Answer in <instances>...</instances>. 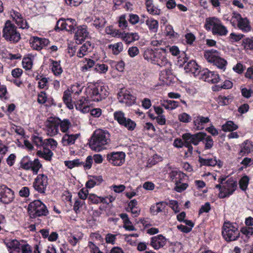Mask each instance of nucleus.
<instances>
[{
    "mask_svg": "<svg viewBox=\"0 0 253 253\" xmlns=\"http://www.w3.org/2000/svg\"><path fill=\"white\" fill-rule=\"evenodd\" d=\"M110 141L109 132L106 130L98 129L95 130L91 137L89 146L92 150L99 152L106 148Z\"/></svg>",
    "mask_w": 253,
    "mask_h": 253,
    "instance_id": "obj_1",
    "label": "nucleus"
},
{
    "mask_svg": "<svg viewBox=\"0 0 253 253\" xmlns=\"http://www.w3.org/2000/svg\"><path fill=\"white\" fill-rule=\"evenodd\" d=\"M227 177L220 176L218 179L219 184L215 185V188L219 190L218 197L223 199L230 197L237 188V182L232 177L227 179Z\"/></svg>",
    "mask_w": 253,
    "mask_h": 253,
    "instance_id": "obj_2",
    "label": "nucleus"
},
{
    "mask_svg": "<svg viewBox=\"0 0 253 253\" xmlns=\"http://www.w3.org/2000/svg\"><path fill=\"white\" fill-rule=\"evenodd\" d=\"M205 28L207 30L211 31L213 35L217 36H226L228 33L227 28L218 18L215 16L206 19Z\"/></svg>",
    "mask_w": 253,
    "mask_h": 253,
    "instance_id": "obj_3",
    "label": "nucleus"
},
{
    "mask_svg": "<svg viewBox=\"0 0 253 253\" xmlns=\"http://www.w3.org/2000/svg\"><path fill=\"white\" fill-rule=\"evenodd\" d=\"M2 37L8 42L15 44L21 39V34L17 27L12 22L7 20L2 30Z\"/></svg>",
    "mask_w": 253,
    "mask_h": 253,
    "instance_id": "obj_4",
    "label": "nucleus"
},
{
    "mask_svg": "<svg viewBox=\"0 0 253 253\" xmlns=\"http://www.w3.org/2000/svg\"><path fill=\"white\" fill-rule=\"evenodd\" d=\"M222 235L228 242L237 240L240 235L238 225L229 221H225L222 227Z\"/></svg>",
    "mask_w": 253,
    "mask_h": 253,
    "instance_id": "obj_5",
    "label": "nucleus"
},
{
    "mask_svg": "<svg viewBox=\"0 0 253 253\" xmlns=\"http://www.w3.org/2000/svg\"><path fill=\"white\" fill-rule=\"evenodd\" d=\"M206 133L203 132H199L194 134L190 133H185L182 136V139L185 140V147L188 148L187 152L185 153L187 156L191 155L193 152L192 144L197 145L200 141L205 138Z\"/></svg>",
    "mask_w": 253,
    "mask_h": 253,
    "instance_id": "obj_6",
    "label": "nucleus"
},
{
    "mask_svg": "<svg viewBox=\"0 0 253 253\" xmlns=\"http://www.w3.org/2000/svg\"><path fill=\"white\" fill-rule=\"evenodd\" d=\"M86 92L88 99L95 102L101 101L108 95L106 86L101 85L88 87Z\"/></svg>",
    "mask_w": 253,
    "mask_h": 253,
    "instance_id": "obj_7",
    "label": "nucleus"
},
{
    "mask_svg": "<svg viewBox=\"0 0 253 253\" xmlns=\"http://www.w3.org/2000/svg\"><path fill=\"white\" fill-rule=\"evenodd\" d=\"M204 57L208 62L212 63L218 68L223 71L226 69L227 62L221 57L219 51L213 49L207 50L204 53Z\"/></svg>",
    "mask_w": 253,
    "mask_h": 253,
    "instance_id": "obj_8",
    "label": "nucleus"
},
{
    "mask_svg": "<svg viewBox=\"0 0 253 253\" xmlns=\"http://www.w3.org/2000/svg\"><path fill=\"white\" fill-rule=\"evenodd\" d=\"M28 212L30 218L46 216L48 211L46 206L40 200H37L31 202L28 206Z\"/></svg>",
    "mask_w": 253,
    "mask_h": 253,
    "instance_id": "obj_9",
    "label": "nucleus"
},
{
    "mask_svg": "<svg viewBox=\"0 0 253 253\" xmlns=\"http://www.w3.org/2000/svg\"><path fill=\"white\" fill-rule=\"evenodd\" d=\"M232 26L237 27L244 32H248L251 30V26L249 19L246 17H242L239 13L233 11L229 20Z\"/></svg>",
    "mask_w": 253,
    "mask_h": 253,
    "instance_id": "obj_10",
    "label": "nucleus"
},
{
    "mask_svg": "<svg viewBox=\"0 0 253 253\" xmlns=\"http://www.w3.org/2000/svg\"><path fill=\"white\" fill-rule=\"evenodd\" d=\"M167 53L168 49L167 48H160L157 49L153 64L161 67H170L171 64L167 59Z\"/></svg>",
    "mask_w": 253,
    "mask_h": 253,
    "instance_id": "obj_11",
    "label": "nucleus"
},
{
    "mask_svg": "<svg viewBox=\"0 0 253 253\" xmlns=\"http://www.w3.org/2000/svg\"><path fill=\"white\" fill-rule=\"evenodd\" d=\"M38 159H35L34 161L30 160L28 157L23 158L20 162V167L26 170H31L34 174H37L39 169L42 168Z\"/></svg>",
    "mask_w": 253,
    "mask_h": 253,
    "instance_id": "obj_12",
    "label": "nucleus"
},
{
    "mask_svg": "<svg viewBox=\"0 0 253 253\" xmlns=\"http://www.w3.org/2000/svg\"><path fill=\"white\" fill-rule=\"evenodd\" d=\"M48 177L44 174H39L35 179L33 183V187L35 190L41 194L45 193L48 182Z\"/></svg>",
    "mask_w": 253,
    "mask_h": 253,
    "instance_id": "obj_13",
    "label": "nucleus"
},
{
    "mask_svg": "<svg viewBox=\"0 0 253 253\" xmlns=\"http://www.w3.org/2000/svg\"><path fill=\"white\" fill-rule=\"evenodd\" d=\"M14 198L13 191L5 185H0V201L3 204L11 203Z\"/></svg>",
    "mask_w": 253,
    "mask_h": 253,
    "instance_id": "obj_14",
    "label": "nucleus"
},
{
    "mask_svg": "<svg viewBox=\"0 0 253 253\" xmlns=\"http://www.w3.org/2000/svg\"><path fill=\"white\" fill-rule=\"evenodd\" d=\"M126 154L123 152H112L108 154L107 159L109 162L115 166L122 165L125 162Z\"/></svg>",
    "mask_w": 253,
    "mask_h": 253,
    "instance_id": "obj_15",
    "label": "nucleus"
},
{
    "mask_svg": "<svg viewBox=\"0 0 253 253\" xmlns=\"http://www.w3.org/2000/svg\"><path fill=\"white\" fill-rule=\"evenodd\" d=\"M118 98L120 102L125 103L128 106H131L135 103L136 97L126 90H122L119 92Z\"/></svg>",
    "mask_w": 253,
    "mask_h": 253,
    "instance_id": "obj_16",
    "label": "nucleus"
},
{
    "mask_svg": "<svg viewBox=\"0 0 253 253\" xmlns=\"http://www.w3.org/2000/svg\"><path fill=\"white\" fill-rule=\"evenodd\" d=\"M49 41L45 38L32 37L30 39L31 46L35 50H40L49 44Z\"/></svg>",
    "mask_w": 253,
    "mask_h": 253,
    "instance_id": "obj_17",
    "label": "nucleus"
},
{
    "mask_svg": "<svg viewBox=\"0 0 253 253\" xmlns=\"http://www.w3.org/2000/svg\"><path fill=\"white\" fill-rule=\"evenodd\" d=\"M200 76L206 82L215 84L220 81L219 75L215 72L211 71L206 69L200 72Z\"/></svg>",
    "mask_w": 253,
    "mask_h": 253,
    "instance_id": "obj_18",
    "label": "nucleus"
},
{
    "mask_svg": "<svg viewBox=\"0 0 253 253\" xmlns=\"http://www.w3.org/2000/svg\"><path fill=\"white\" fill-rule=\"evenodd\" d=\"M211 120L208 117H204L197 115L193 117V124L196 130H202L205 129V125L210 123Z\"/></svg>",
    "mask_w": 253,
    "mask_h": 253,
    "instance_id": "obj_19",
    "label": "nucleus"
},
{
    "mask_svg": "<svg viewBox=\"0 0 253 253\" xmlns=\"http://www.w3.org/2000/svg\"><path fill=\"white\" fill-rule=\"evenodd\" d=\"M75 20L73 19H60L57 21L56 27L58 29L61 30H66L69 32H72L75 30Z\"/></svg>",
    "mask_w": 253,
    "mask_h": 253,
    "instance_id": "obj_20",
    "label": "nucleus"
},
{
    "mask_svg": "<svg viewBox=\"0 0 253 253\" xmlns=\"http://www.w3.org/2000/svg\"><path fill=\"white\" fill-rule=\"evenodd\" d=\"M87 26L85 25L80 26L77 28L75 35V39L77 44H80L88 36Z\"/></svg>",
    "mask_w": 253,
    "mask_h": 253,
    "instance_id": "obj_21",
    "label": "nucleus"
},
{
    "mask_svg": "<svg viewBox=\"0 0 253 253\" xmlns=\"http://www.w3.org/2000/svg\"><path fill=\"white\" fill-rule=\"evenodd\" d=\"M88 101V99L87 98L82 97L75 103L76 109L84 114L89 112L90 106Z\"/></svg>",
    "mask_w": 253,
    "mask_h": 253,
    "instance_id": "obj_22",
    "label": "nucleus"
},
{
    "mask_svg": "<svg viewBox=\"0 0 253 253\" xmlns=\"http://www.w3.org/2000/svg\"><path fill=\"white\" fill-rule=\"evenodd\" d=\"M93 49V45L90 42H86L79 47L76 51V55L80 58L87 56Z\"/></svg>",
    "mask_w": 253,
    "mask_h": 253,
    "instance_id": "obj_23",
    "label": "nucleus"
},
{
    "mask_svg": "<svg viewBox=\"0 0 253 253\" xmlns=\"http://www.w3.org/2000/svg\"><path fill=\"white\" fill-rule=\"evenodd\" d=\"M166 243V238L162 235L160 234L152 237L150 244L155 250H158L163 248Z\"/></svg>",
    "mask_w": 253,
    "mask_h": 253,
    "instance_id": "obj_24",
    "label": "nucleus"
},
{
    "mask_svg": "<svg viewBox=\"0 0 253 253\" xmlns=\"http://www.w3.org/2000/svg\"><path fill=\"white\" fill-rule=\"evenodd\" d=\"M80 136V133L71 134L69 132H66L62 138L61 143L65 146L74 144Z\"/></svg>",
    "mask_w": 253,
    "mask_h": 253,
    "instance_id": "obj_25",
    "label": "nucleus"
},
{
    "mask_svg": "<svg viewBox=\"0 0 253 253\" xmlns=\"http://www.w3.org/2000/svg\"><path fill=\"white\" fill-rule=\"evenodd\" d=\"M170 67H165L164 70L161 71L160 74V79L165 84H170L174 79L173 75L172 73Z\"/></svg>",
    "mask_w": 253,
    "mask_h": 253,
    "instance_id": "obj_26",
    "label": "nucleus"
},
{
    "mask_svg": "<svg viewBox=\"0 0 253 253\" xmlns=\"http://www.w3.org/2000/svg\"><path fill=\"white\" fill-rule=\"evenodd\" d=\"M184 70L187 73H191L194 76L200 75L199 66L194 60H190L184 66Z\"/></svg>",
    "mask_w": 253,
    "mask_h": 253,
    "instance_id": "obj_27",
    "label": "nucleus"
},
{
    "mask_svg": "<svg viewBox=\"0 0 253 253\" xmlns=\"http://www.w3.org/2000/svg\"><path fill=\"white\" fill-rule=\"evenodd\" d=\"M59 123L55 120L48 121L46 123V130L48 135L52 136L56 135L58 132Z\"/></svg>",
    "mask_w": 253,
    "mask_h": 253,
    "instance_id": "obj_28",
    "label": "nucleus"
},
{
    "mask_svg": "<svg viewBox=\"0 0 253 253\" xmlns=\"http://www.w3.org/2000/svg\"><path fill=\"white\" fill-rule=\"evenodd\" d=\"M119 38H121L123 41L126 43H130L134 41H137L139 39L138 34L136 33H122L121 32Z\"/></svg>",
    "mask_w": 253,
    "mask_h": 253,
    "instance_id": "obj_29",
    "label": "nucleus"
},
{
    "mask_svg": "<svg viewBox=\"0 0 253 253\" xmlns=\"http://www.w3.org/2000/svg\"><path fill=\"white\" fill-rule=\"evenodd\" d=\"M103 181L102 176L101 175L90 176L86 182L85 186L87 188L91 189L96 185L100 184Z\"/></svg>",
    "mask_w": 253,
    "mask_h": 253,
    "instance_id": "obj_30",
    "label": "nucleus"
},
{
    "mask_svg": "<svg viewBox=\"0 0 253 253\" xmlns=\"http://www.w3.org/2000/svg\"><path fill=\"white\" fill-rule=\"evenodd\" d=\"M80 64L81 65V70L83 72H85L95 65V62L90 58L85 57L80 61Z\"/></svg>",
    "mask_w": 253,
    "mask_h": 253,
    "instance_id": "obj_31",
    "label": "nucleus"
},
{
    "mask_svg": "<svg viewBox=\"0 0 253 253\" xmlns=\"http://www.w3.org/2000/svg\"><path fill=\"white\" fill-rule=\"evenodd\" d=\"M50 69L55 76H60L63 72V69L60 65V61L50 59Z\"/></svg>",
    "mask_w": 253,
    "mask_h": 253,
    "instance_id": "obj_32",
    "label": "nucleus"
},
{
    "mask_svg": "<svg viewBox=\"0 0 253 253\" xmlns=\"http://www.w3.org/2000/svg\"><path fill=\"white\" fill-rule=\"evenodd\" d=\"M199 162L202 166L213 167L217 165L219 167L222 166L220 162H218L215 158L205 159L199 157Z\"/></svg>",
    "mask_w": 253,
    "mask_h": 253,
    "instance_id": "obj_33",
    "label": "nucleus"
},
{
    "mask_svg": "<svg viewBox=\"0 0 253 253\" xmlns=\"http://www.w3.org/2000/svg\"><path fill=\"white\" fill-rule=\"evenodd\" d=\"M37 155L40 158H43L46 161H50L52 159L53 153L49 148H43V150L37 151Z\"/></svg>",
    "mask_w": 253,
    "mask_h": 253,
    "instance_id": "obj_34",
    "label": "nucleus"
},
{
    "mask_svg": "<svg viewBox=\"0 0 253 253\" xmlns=\"http://www.w3.org/2000/svg\"><path fill=\"white\" fill-rule=\"evenodd\" d=\"M120 217L122 219L124 222V227L128 231H134L135 228L132 225L131 222L129 220L128 215L126 213H121L119 215Z\"/></svg>",
    "mask_w": 253,
    "mask_h": 253,
    "instance_id": "obj_35",
    "label": "nucleus"
},
{
    "mask_svg": "<svg viewBox=\"0 0 253 253\" xmlns=\"http://www.w3.org/2000/svg\"><path fill=\"white\" fill-rule=\"evenodd\" d=\"M145 23L151 32L156 33L158 31L159 23L157 20L153 18H147Z\"/></svg>",
    "mask_w": 253,
    "mask_h": 253,
    "instance_id": "obj_36",
    "label": "nucleus"
},
{
    "mask_svg": "<svg viewBox=\"0 0 253 253\" xmlns=\"http://www.w3.org/2000/svg\"><path fill=\"white\" fill-rule=\"evenodd\" d=\"M167 205L168 204L165 202L157 203L155 205L151 207V212L153 214H157L158 213L162 212Z\"/></svg>",
    "mask_w": 253,
    "mask_h": 253,
    "instance_id": "obj_37",
    "label": "nucleus"
},
{
    "mask_svg": "<svg viewBox=\"0 0 253 253\" xmlns=\"http://www.w3.org/2000/svg\"><path fill=\"white\" fill-rule=\"evenodd\" d=\"M161 105L167 110H172L179 106V103L174 100H167L161 101Z\"/></svg>",
    "mask_w": 253,
    "mask_h": 253,
    "instance_id": "obj_38",
    "label": "nucleus"
},
{
    "mask_svg": "<svg viewBox=\"0 0 253 253\" xmlns=\"http://www.w3.org/2000/svg\"><path fill=\"white\" fill-rule=\"evenodd\" d=\"M156 49L153 50L151 48H146L144 50L143 56L145 60L148 62L153 64L154 58L155 57Z\"/></svg>",
    "mask_w": 253,
    "mask_h": 253,
    "instance_id": "obj_39",
    "label": "nucleus"
},
{
    "mask_svg": "<svg viewBox=\"0 0 253 253\" xmlns=\"http://www.w3.org/2000/svg\"><path fill=\"white\" fill-rule=\"evenodd\" d=\"M71 93V91L67 89L64 92L63 96V100L69 109L74 108L73 104L72 103Z\"/></svg>",
    "mask_w": 253,
    "mask_h": 253,
    "instance_id": "obj_40",
    "label": "nucleus"
},
{
    "mask_svg": "<svg viewBox=\"0 0 253 253\" xmlns=\"http://www.w3.org/2000/svg\"><path fill=\"white\" fill-rule=\"evenodd\" d=\"M107 23V21L103 17H96L93 22V25L99 31L102 30Z\"/></svg>",
    "mask_w": 253,
    "mask_h": 253,
    "instance_id": "obj_41",
    "label": "nucleus"
},
{
    "mask_svg": "<svg viewBox=\"0 0 253 253\" xmlns=\"http://www.w3.org/2000/svg\"><path fill=\"white\" fill-rule=\"evenodd\" d=\"M253 151V144L252 142L247 140L242 145L240 154L242 155L248 154Z\"/></svg>",
    "mask_w": 253,
    "mask_h": 253,
    "instance_id": "obj_42",
    "label": "nucleus"
},
{
    "mask_svg": "<svg viewBox=\"0 0 253 253\" xmlns=\"http://www.w3.org/2000/svg\"><path fill=\"white\" fill-rule=\"evenodd\" d=\"M238 126L233 121H228L222 126V130L225 132L232 131L236 130Z\"/></svg>",
    "mask_w": 253,
    "mask_h": 253,
    "instance_id": "obj_43",
    "label": "nucleus"
},
{
    "mask_svg": "<svg viewBox=\"0 0 253 253\" xmlns=\"http://www.w3.org/2000/svg\"><path fill=\"white\" fill-rule=\"evenodd\" d=\"M120 125L124 126L129 131H133L136 126L135 122L129 118L125 119Z\"/></svg>",
    "mask_w": 253,
    "mask_h": 253,
    "instance_id": "obj_44",
    "label": "nucleus"
},
{
    "mask_svg": "<svg viewBox=\"0 0 253 253\" xmlns=\"http://www.w3.org/2000/svg\"><path fill=\"white\" fill-rule=\"evenodd\" d=\"M33 142L38 147H42L43 148L44 145L45 139H43L42 137L40 136L39 134L35 133L32 136Z\"/></svg>",
    "mask_w": 253,
    "mask_h": 253,
    "instance_id": "obj_45",
    "label": "nucleus"
},
{
    "mask_svg": "<svg viewBox=\"0 0 253 253\" xmlns=\"http://www.w3.org/2000/svg\"><path fill=\"white\" fill-rule=\"evenodd\" d=\"M109 48L111 49L113 53L114 54L117 55L120 53L123 49V44L121 42L110 44L109 45Z\"/></svg>",
    "mask_w": 253,
    "mask_h": 253,
    "instance_id": "obj_46",
    "label": "nucleus"
},
{
    "mask_svg": "<svg viewBox=\"0 0 253 253\" xmlns=\"http://www.w3.org/2000/svg\"><path fill=\"white\" fill-rule=\"evenodd\" d=\"M5 244L8 250L17 249L20 248L21 245L17 240H11L5 242Z\"/></svg>",
    "mask_w": 253,
    "mask_h": 253,
    "instance_id": "obj_47",
    "label": "nucleus"
},
{
    "mask_svg": "<svg viewBox=\"0 0 253 253\" xmlns=\"http://www.w3.org/2000/svg\"><path fill=\"white\" fill-rule=\"evenodd\" d=\"M57 123H59L60 130L62 132L65 133L68 132V130L71 125V123L68 120L64 119L62 121L61 120H59L58 122Z\"/></svg>",
    "mask_w": 253,
    "mask_h": 253,
    "instance_id": "obj_48",
    "label": "nucleus"
},
{
    "mask_svg": "<svg viewBox=\"0 0 253 253\" xmlns=\"http://www.w3.org/2000/svg\"><path fill=\"white\" fill-rule=\"evenodd\" d=\"M250 178L248 176L244 175L243 176L239 182L240 188L243 191H246L248 188Z\"/></svg>",
    "mask_w": 253,
    "mask_h": 253,
    "instance_id": "obj_49",
    "label": "nucleus"
},
{
    "mask_svg": "<svg viewBox=\"0 0 253 253\" xmlns=\"http://www.w3.org/2000/svg\"><path fill=\"white\" fill-rule=\"evenodd\" d=\"M105 33L107 35H111L112 37L119 38L121 31L119 30L114 29L112 26H109L105 28Z\"/></svg>",
    "mask_w": 253,
    "mask_h": 253,
    "instance_id": "obj_50",
    "label": "nucleus"
},
{
    "mask_svg": "<svg viewBox=\"0 0 253 253\" xmlns=\"http://www.w3.org/2000/svg\"><path fill=\"white\" fill-rule=\"evenodd\" d=\"M57 146V141L52 138H48L45 139L44 145L43 148H47L49 147L52 150H54Z\"/></svg>",
    "mask_w": 253,
    "mask_h": 253,
    "instance_id": "obj_51",
    "label": "nucleus"
},
{
    "mask_svg": "<svg viewBox=\"0 0 253 253\" xmlns=\"http://www.w3.org/2000/svg\"><path fill=\"white\" fill-rule=\"evenodd\" d=\"M84 86L79 84H76L72 85L71 87V92L74 94V98L76 95H78L82 91Z\"/></svg>",
    "mask_w": 253,
    "mask_h": 253,
    "instance_id": "obj_52",
    "label": "nucleus"
},
{
    "mask_svg": "<svg viewBox=\"0 0 253 253\" xmlns=\"http://www.w3.org/2000/svg\"><path fill=\"white\" fill-rule=\"evenodd\" d=\"M114 118L120 125H121L122 123L126 119L125 113L122 111L115 112L114 113Z\"/></svg>",
    "mask_w": 253,
    "mask_h": 253,
    "instance_id": "obj_53",
    "label": "nucleus"
},
{
    "mask_svg": "<svg viewBox=\"0 0 253 253\" xmlns=\"http://www.w3.org/2000/svg\"><path fill=\"white\" fill-rule=\"evenodd\" d=\"M94 70L99 74H105L108 70V66L105 64H97L95 65Z\"/></svg>",
    "mask_w": 253,
    "mask_h": 253,
    "instance_id": "obj_54",
    "label": "nucleus"
},
{
    "mask_svg": "<svg viewBox=\"0 0 253 253\" xmlns=\"http://www.w3.org/2000/svg\"><path fill=\"white\" fill-rule=\"evenodd\" d=\"M22 66L26 70H30L33 66V60L30 57H24L22 60Z\"/></svg>",
    "mask_w": 253,
    "mask_h": 253,
    "instance_id": "obj_55",
    "label": "nucleus"
},
{
    "mask_svg": "<svg viewBox=\"0 0 253 253\" xmlns=\"http://www.w3.org/2000/svg\"><path fill=\"white\" fill-rule=\"evenodd\" d=\"M166 35L169 38H176L178 37V34L174 31L173 27L170 25H167L165 28Z\"/></svg>",
    "mask_w": 253,
    "mask_h": 253,
    "instance_id": "obj_56",
    "label": "nucleus"
},
{
    "mask_svg": "<svg viewBox=\"0 0 253 253\" xmlns=\"http://www.w3.org/2000/svg\"><path fill=\"white\" fill-rule=\"evenodd\" d=\"M178 120L183 123H189L192 120V117L186 113H182L178 115Z\"/></svg>",
    "mask_w": 253,
    "mask_h": 253,
    "instance_id": "obj_57",
    "label": "nucleus"
},
{
    "mask_svg": "<svg viewBox=\"0 0 253 253\" xmlns=\"http://www.w3.org/2000/svg\"><path fill=\"white\" fill-rule=\"evenodd\" d=\"M81 166H82L85 170H88L91 169L93 163V158L91 156L87 157L84 162H81Z\"/></svg>",
    "mask_w": 253,
    "mask_h": 253,
    "instance_id": "obj_58",
    "label": "nucleus"
},
{
    "mask_svg": "<svg viewBox=\"0 0 253 253\" xmlns=\"http://www.w3.org/2000/svg\"><path fill=\"white\" fill-rule=\"evenodd\" d=\"M119 27L122 29H126L128 25L127 21L126 20V15L123 14L119 17L118 20Z\"/></svg>",
    "mask_w": 253,
    "mask_h": 253,
    "instance_id": "obj_59",
    "label": "nucleus"
},
{
    "mask_svg": "<svg viewBox=\"0 0 253 253\" xmlns=\"http://www.w3.org/2000/svg\"><path fill=\"white\" fill-rule=\"evenodd\" d=\"M81 162L79 159H75L72 161H65V165L69 169H73L76 167L81 166Z\"/></svg>",
    "mask_w": 253,
    "mask_h": 253,
    "instance_id": "obj_60",
    "label": "nucleus"
},
{
    "mask_svg": "<svg viewBox=\"0 0 253 253\" xmlns=\"http://www.w3.org/2000/svg\"><path fill=\"white\" fill-rule=\"evenodd\" d=\"M88 200L90 204H98L100 203L101 197L98 196L95 194H89L88 196Z\"/></svg>",
    "mask_w": 253,
    "mask_h": 253,
    "instance_id": "obj_61",
    "label": "nucleus"
},
{
    "mask_svg": "<svg viewBox=\"0 0 253 253\" xmlns=\"http://www.w3.org/2000/svg\"><path fill=\"white\" fill-rule=\"evenodd\" d=\"M185 42L187 44L192 45L196 40V37L192 33H186L184 36Z\"/></svg>",
    "mask_w": 253,
    "mask_h": 253,
    "instance_id": "obj_62",
    "label": "nucleus"
},
{
    "mask_svg": "<svg viewBox=\"0 0 253 253\" xmlns=\"http://www.w3.org/2000/svg\"><path fill=\"white\" fill-rule=\"evenodd\" d=\"M174 190L177 192H181L185 190L188 187V184L186 183H182L181 181L176 182Z\"/></svg>",
    "mask_w": 253,
    "mask_h": 253,
    "instance_id": "obj_63",
    "label": "nucleus"
},
{
    "mask_svg": "<svg viewBox=\"0 0 253 253\" xmlns=\"http://www.w3.org/2000/svg\"><path fill=\"white\" fill-rule=\"evenodd\" d=\"M243 44L246 49L253 50V38L245 39Z\"/></svg>",
    "mask_w": 253,
    "mask_h": 253,
    "instance_id": "obj_64",
    "label": "nucleus"
}]
</instances>
